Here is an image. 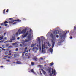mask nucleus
I'll return each instance as SVG.
<instances>
[{
  "mask_svg": "<svg viewBox=\"0 0 76 76\" xmlns=\"http://www.w3.org/2000/svg\"><path fill=\"white\" fill-rule=\"evenodd\" d=\"M69 32V31H68V32Z\"/></svg>",
  "mask_w": 76,
  "mask_h": 76,
  "instance_id": "0e129e2a",
  "label": "nucleus"
},
{
  "mask_svg": "<svg viewBox=\"0 0 76 76\" xmlns=\"http://www.w3.org/2000/svg\"><path fill=\"white\" fill-rule=\"evenodd\" d=\"M28 37L27 39H26L24 41V42H29V41L31 39V34H29L28 35H27Z\"/></svg>",
  "mask_w": 76,
  "mask_h": 76,
  "instance_id": "20e7f679",
  "label": "nucleus"
},
{
  "mask_svg": "<svg viewBox=\"0 0 76 76\" xmlns=\"http://www.w3.org/2000/svg\"><path fill=\"white\" fill-rule=\"evenodd\" d=\"M7 23H8V22L7 21H5L4 23L5 24V26H7V24H6Z\"/></svg>",
  "mask_w": 76,
  "mask_h": 76,
  "instance_id": "f3484780",
  "label": "nucleus"
},
{
  "mask_svg": "<svg viewBox=\"0 0 76 76\" xmlns=\"http://www.w3.org/2000/svg\"><path fill=\"white\" fill-rule=\"evenodd\" d=\"M10 20H13V18H11L10 19Z\"/></svg>",
  "mask_w": 76,
  "mask_h": 76,
  "instance_id": "cd10ccee",
  "label": "nucleus"
},
{
  "mask_svg": "<svg viewBox=\"0 0 76 76\" xmlns=\"http://www.w3.org/2000/svg\"><path fill=\"white\" fill-rule=\"evenodd\" d=\"M64 32V33H66L65 34H66V33H67V31H65Z\"/></svg>",
  "mask_w": 76,
  "mask_h": 76,
  "instance_id": "37998d69",
  "label": "nucleus"
},
{
  "mask_svg": "<svg viewBox=\"0 0 76 76\" xmlns=\"http://www.w3.org/2000/svg\"><path fill=\"white\" fill-rule=\"evenodd\" d=\"M9 41H6V42H4L5 43H6V42H8Z\"/></svg>",
  "mask_w": 76,
  "mask_h": 76,
  "instance_id": "de8ad7c7",
  "label": "nucleus"
},
{
  "mask_svg": "<svg viewBox=\"0 0 76 76\" xmlns=\"http://www.w3.org/2000/svg\"><path fill=\"white\" fill-rule=\"evenodd\" d=\"M16 51H18V48H16L15 50Z\"/></svg>",
  "mask_w": 76,
  "mask_h": 76,
  "instance_id": "f704fd0d",
  "label": "nucleus"
},
{
  "mask_svg": "<svg viewBox=\"0 0 76 76\" xmlns=\"http://www.w3.org/2000/svg\"><path fill=\"white\" fill-rule=\"evenodd\" d=\"M60 34H59V36L60 37V38H62L64 37V36H63V35H62L61 32H60Z\"/></svg>",
  "mask_w": 76,
  "mask_h": 76,
  "instance_id": "f8f14e48",
  "label": "nucleus"
},
{
  "mask_svg": "<svg viewBox=\"0 0 76 76\" xmlns=\"http://www.w3.org/2000/svg\"><path fill=\"white\" fill-rule=\"evenodd\" d=\"M7 51H8V50H7Z\"/></svg>",
  "mask_w": 76,
  "mask_h": 76,
  "instance_id": "338daca9",
  "label": "nucleus"
},
{
  "mask_svg": "<svg viewBox=\"0 0 76 76\" xmlns=\"http://www.w3.org/2000/svg\"><path fill=\"white\" fill-rule=\"evenodd\" d=\"M14 57H16V56H17L16 54H15L14 55Z\"/></svg>",
  "mask_w": 76,
  "mask_h": 76,
  "instance_id": "4c0bfd02",
  "label": "nucleus"
},
{
  "mask_svg": "<svg viewBox=\"0 0 76 76\" xmlns=\"http://www.w3.org/2000/svg\"><path fill=\"white\" fill-rule=\"evenodd\" d=\"M56 37L57 38H58V37H59V36L58 35H57Z\"/></svg>",
  "mask_w": 76,
  "mask_h": 76,
  "instance_id": "72a5a7b5",
  "label": "nucleus"
},
{
  "mask_svg": "<svg viewBox=\"0 0 76 76\" xmlns=\"http://www.w3.org/2000/svg\"><path fill=\"white\" fill-rule=\"evenodd\" d=\"M59 32V31L58 30L55 31L53 32V34L52 33H50V35L52 39H51V42H52V48H53L54 44H55V41L56 40L55 35L58 34Z\"/></svg>",
  "mask_w": 76,
  "mask_h": 76,
  "instance_id": "f03ea898",
  "label": "nucleus"
},
{
  "mask_svg": "<svg viewBox=\"0 0 76 76\" xmlns=\"http://www.w3.org/2000/svg\"><path fill=\"white\" fill-rule=\"evenodd\" d=\"M33 51H36L37 50V47H34L33 48Z\"/></svg>",
  "mask_w": 76,
  "mask_h": 76,
  "instance_id": "2eb2a0df",
  "label": "nucleus"
},
{
  "mask_svg": "<svg viewBox=\"0 0 76 76\" xmlns=\"http://www.w3.org/2000/svg\"><path fill=\"white\" fill-rule=\"evenodd\" d=\"M1 27L0 26V29H1Z\"/></svg>",
  "mask_w": 76,
  "mask_h": 76,
  "instance_id": "4d7b16f0",
  "label": "nucleus"
},
{
  "mask_svg": "<svg viewBox=\"0 0 76 76\" xmlns=\"http://www.w3.org/2000/svg\"><path fill=\"white\" fill-rule=\"evenodd\" d=\"M14 21H15L16 22H17L18 21V22H20L21 20L19 19H18L17 20H10L9 21V22L10 23H13V22H14Z\"/></svg>",
  "mask_w": 76,
  "mask_h": 76,
  "instance_id": "6e6552de",
  "label": "nucleus"
},
{
  "mask_svg": "<svg viewBox=\"0 0 76 76\" xmlns=\"http://www.w3.org/2000/svg\"><path fill=\"white\" fill-rule=\"evenodd\" d=\"M48 72L49 73V75L50 76H54V75H56V72L55 70L54 69V68H52V73H51V70L49 69L48 70Z\"/></svg>",
  "mask_w": 76,
  "mask_h": 76,
  "instance_id": "7ed1b4c3",
  "label": "nucleus"
},
{
  "mask_svg": "<svg viewBox=\"0 0 76 76\" xmlns=\"http://www.w3.org/2000/svg\"><path fill=\"white\" fill-rule=\"evenodd\" d=\"M37 39L38 40V42L39 43L37 45V47H38V48H39L40 50H41V40H40V38H39V37Z\"/></svg>",
  "mask_w": 76,
  "mask_h": 76,
  "instance_id": "39448f33",
  "label": "nucleus"
},
{
  "mask_svg": "<svg viewBox=\"0 0 76 76\" xmlns=\"http://www.w3.org/2000/svg\"><path fill=\"white\" fill-rule=\"evenodd\" d=\"M15 34H14L12 36V39H11L9 41V42H12V40H15Z\"/></svg>",
  "mask_w": 76,
  "mask_h": 76,
  "instance_id": "423d86ee",
  "label": "nucleus"
},
{
  "mask_svg": "<svg viewBox=\"0 0 76 76\" xmlns=\"http://www.w3.org/2000/svg\"><path fill=\"white\" fill-rule=\"evenodd\" d=\"M74 30H76V27H75L74 28Z\"/></svg>",
  "mask_w": 76,
  "mask_h": 76,
  "instance_id": "c756f323",
  "label": "nucleus"
},
{
  "mask_svg": "<svg viewBox=\"0 0 76 76\" xmlns=\"http://www.w3.org/2000/svg\"><path fill=\"white\" fill-rule=\"evenodd\" d=\"M70 39H72V37L71 36L70 37Z\"/></svg>",
  "mask_w": 76,
  "mask_h": 76,
  "instance_id": "a19ab883",
  "label": "nucleus"
},
{
  "mask_svg": "<svg viewBox=\"0 0 76 76\" xmlns=\"http://www.w3.org/2000/svg\"><path fill=\"white\" fill-rule=\"evenodd\" d=\"M3 38V36L0 37V41H1V40H2Z\"/></svg>",
  "mask_w": 76,
  "mask_h": 76,
  "instance_id": "aec40b11",
  "label": "nucleus"
},
{
  "mask_svg": "<svg viewBox=\"0 0 76 76\" xmlns=\"http://www.w3.org/2000/svg\"><path fill=\"white\" fill-rule=\"evenodd\" d=\"M54 64V63L53 62L51 63H50V66H53Z\"/></svg>",
  "mask_w": 76,
  "mask_h": 76,
  "instance_id": "5701e85b",
  "label": "nucleus"
},
{
  "mask_svg": "<svg viewBox=\"0 0 76 76\" xmlns=\"http://www.w3.org/2000/svg\"><path fill=\"white\" fill-rule=\"evenodd\" d=\"M16 23L15 22L13 23V25H14V24H16Z\"/></svg>",
  "mask_w": 76,
  "mask_h": 76,
  "instance_id": "8fccbe9b",
  "label": "nucleus"
},
{
  "mask_svg": "<svg viewBox=\"0 0 76 76\" xmlns=\"http://www.w3.org/2000/svg\"><path fill=\"white\" fill-rule=\"evenodd\" d=\"M19 39H20V38H19V37H18L17 38V39H18V40H19Z\"/></svg>",
  "mask_w": 76,
  "mask_h": 76,
  "instance_id": "58836bf2",
  "label": "nucleus"
},
{
  "mask_svg": "<svg viewBox=\"0 0 76 76\" xmlns=\"http://www.w3.org/2000/svg\"><path fill=\"white\" fill-rule=\"evenodd\" d=\"M2 50H3L4 51H5V50L4 49L2 48Z\"/></svg>",
  "mask_w": 76,
  "mask_h": 76,
  "instance_id": "49530a36",
  "label": "nucleus"
},
{
  "mask_svg": "<svg viewBox=\"0 0 76 76\" xmlns=\"http://www.w3.org/2000/svg\"><path fill=\"white\" fill-rule=\"evenodd\" d=\"M24 56V54H23V56Z\"/></svg>",
  "mask_w": 76,
  "mask_h": 76,
  "instance_id": "052dcab7",
  "label": "nucleus"
},
{
  "mask_svg": "<svg viewBox=\"0 0 76 76\" xmlns=\"http://www.w3.org/2000/svg\"><path fill=\"white\" fill-rule=\"evenodd\" d=\"M5 57H8V56L7 55V56H5Z\"/></svg>",
  "mask_w": 76,
  "mask_h": 76,
  "instance_id": "ea45409f",
  "label": "nucleus"
},
{
  "mask_svg": "<svg viewBox=\"0 0 76 76\" xmlns=\"http://www.w3.org/2000/svg\"><path fill=\"white\" fill-rule=\"evenodd\" d=\"M23 53H25V52H24Z\"/></svg>",
  "mask_w": 76,
  "mask_h": 76,
  "instance_id": "69168bd1",
  "label": "nucleus"
},
{
  "mask_svg": "<svg viewBox=\"0 0 76 76\" xmlns=\"http://www.w3.org/2000/svg\"><path fill=\"white\" fill-rule=\"evenodd\" d=\"M2 47L3 48H5V47L4 46V45H2Z\"/></svg>",
  "mask_w": 76,
  "mask_h": 76,
  "instance_id": "393cba45",
  "label": "nucleus"
},
{
  "mask_svg": "<svg viewBox=\"0 0 76 76\" xmlns=\"http://www.w3.org/2000/svg\"><path fill=\"white\" fill-rule=\"evenodd\" d=\"M29 52H30V51H31L30 50H29Z\"/></svg>",
  "mask_w": 76,
  "mask_h": 76,
  "instance_id": "680f3d73",
  "label": "nucleus"
},
{
  "mask_svg": "<svg viewBox=\"0 0 76 76\" xmlns=\"http://www.w3.org/2000/svg\"><path fill=\"white\" fill-rule=\"evenodd\" d=\"M16 64H19L21 63V62H20V61H18L16 62Z\"/></svg>",
  "mask_w": 76,
  "mask_h": 76,
  "instance_id": "6ab92c4d",
  "label": "nucleus"
},
{
  "mask_svg": "<svg viewBox=\"0 0 76 76\" xmlns=\"http://www.w3.org/2000/svg\"><path fill=\"white\" fill-rule=\"evenodd\" d=\"M0 48H2V47H0Z\"/></svg>",
  "mask_w": 76,
  "mask_h": 76,
  "instance_id": "bf43d9fd",
  "label": "nucleus"
},
{
  "mask_svg": "<svg viewBox=\"0 0 76 76\" xmlns=\"http://www.w3.org/2000/svg\"><path fill=\"white\" fill-rule=\"evenodd\" d=\"M31 72L33 73L34 74H35V72H34V69H32L31 70Z\"/></svg>",
  "mask_w": 76,
  "mask_h": 76,
  "instance_id": "dca6fc26",
  "label": "nucleus"
},
{
  "mask_svg": "<svg viewBox=\"0 0 76 76\" xmlns=\"http://www.w3.org/2000/svg\"><path fill=\"white\" fill-rule=\"evenodd\" d=\"M42 38H44V37H42Z\"/></svg>",
  "mask_w": 76,
  "mask_h": 76,
  "instance_id": "13d9d810",
  "label": "nucleus"
},
{
  "mask_svg": "<svg viewBox=\"0 0 76 76\" xmlns=\"http://www.w3.org/2000/svg\"><path fill=\"white\" fill-rule=\"evenodd\" d=\"M12 56H8V58H11V57H12Z\"/></svg>",
  "mask_w": 76,
  "mask_h": 76,
  "instance_id": "412c9836",
  "label": "nucleus"
},
{
  "mask_svg": "<svg viewBox=\"0 0 76 76\" xmlns=\"http://www.w3.org/2000/svg\"><path fill=\"white\" fill-rule=\"evenodd\" d=\"M31 57V56H28V58H30Z\"/></svg>",
  "mask_w": 76,
  "mask_h": 76,
  "instance_id": "c03bdc74",
  "label": "nucleus"
},
{
  "mask_svg": "<svg viewBox=\"0 0 76 76\" xmlns=\"http://www.w3.org/2000/svg\"><path fill=\"white\" fill-rule=\"evenodd\" d=\"M40 73L41 75H42V73H41V71H40Z\"/></svg>",
  "mask_w": 76,
  "mask_h": 76,
  "instance_id": "5fc2aeb1",
  "label": "nucleus"
},
{
  "mask_svg": "<svg viewBox=\"0 0 76 76\" xmlns=\"http://www.w3.org/2000/svg\"><path fill=\"white\" fill-rule=\"evenodd\" d=\"M26 56H28V53H26L25 54Z\"/></svg>",
  "mask_w": 76,
  "mask_h": 76,
  "instance_id": "c9c22d12",
  "label": "nucleus"
},
{
  "mask_svg": "<svg viewBox=\"0 0 76 76\" xmlns=\"http://www.w3.org/2000/svg\"><path fill=\"white\" fill-rule=\"evenodd\" d=\"M45 48V45H44V43L43 44L42 43V53H44V50Z\"/></svg>",
  "mask_w": 76,
  "mask_h": 76,
  "instance_id": "0eeeda50",
  "label": "nucleus"
},
{
  "mask_svg": "<svg viewBox=\"0 0 76 76\" xmlns=\"http://www.w3.org/2000/svg\"><path fill=\"white\" fill-rule=\"evenodd\" d=\"M20 45L21 47H22V44H20Z\"/></svg>",
  "mask_w": 76,
  "mask_h": 76,
  "instance_id": "a18cd8bd",
  "label": "nucleus"
},
{
  "mask_svg": "<svg viewBox=\"0 0 76 76\" xmlns=\"http://www.w3.org/2000/svg\"><path fill=\"white\" fill-rule=\"evenodd\" d=\"M6 34V33H4V35H5Z\"/></svg>",
  "mask_w": 76,
  "mask_h": 76,
  "instance_id": "6e6d98bb",
  "label": "nucleus"
},
{
  "mask_svg": "<svg viewBox=\"0 0 76 76\" xmlns=\"http://www.w3.org/2000/svg\"><path fill=\"white\" fill-rule=\"evenodd\" d=\"M9 12V10H7L6 11V12H7V13H8Z\"/></svg>",
  "mask_w": 76,
  "mask_h": 76,
  "instance_id": "7c9ffc66",
  "label": "nucleus"
},
{
  "mask_svg": "<svg viewBox=\"0 0 76 76\" xmlns=\"http://www.w3.org/2000/svg\"><path fill=\"white\" fill-rule=\"evenodd\" d=\"M6 61H7V62H11V61L10 60H6Z\"/></svg>",
  "mask_w": 76,
  "mask_h": 76,
  "instance_id": "4be33fe9",
  "label": "nucleus"
},
{
  "mask_svg": "<svg viewBox=\"0 0 76 76\" xmlns=\"http://www.w3.org/2000/svg\"><path fill=\"white\" fill-rule=\"evenodd\" d=\"M40 70H41V71H42V72L43 73L44 75H45V74H46V72L45 71H44V70H43V69L40 68Z\"/></svg>",
  "mask_w": 76,
  "mask_h": 76,
  "instance_id": "9b49d317",
  "label": "nucleus"
},
{
  "mask_svg": "<svg viewBox=\"0 0 76 76\" xmlns=\"http://www.w3.org/2000/svg\"><path fill=\"white\" fill-rule=\"evenodd\" d=\"M33 59L34 60H35V61H37V58L36 57H33Z\"/></svg>",
  "mask_w": 76,
  "mask_h": 76,
  "instance_id": "ddd939ff",
  "label": "nucleus"
},
{
  "mask_svg": "<svg viewBox=\"0 0 76 76\" xmlns=\"http://www.w3.org/2000/svg\"><path fill=\"white\" fill-rule=\"evenodd\" d=\"M48 46H49V47H51V45H50V44H49V42H48Z\"/></svg>",
  "mask_w": 76,
  "mask_h": 76,
  "instance_id": "b1692460",
  "label": "nucleus"
},
{
  "mask_svg": "<svg viewBox=\"0 0 76 76\" xmlns=\"http://www.w3.org/2000/svg\"><path fill=\"white\" fill-rule=\"evenodd\" d=\"M5 10H4V11H3V13L4 15V13H5Z\"/></svg>",
  "mask_w": 76,
  "mask_h": 76,
  "instance_id": "a878e982",
  "label": "nucleus"
},
{
  "mask_svg": "<svg viewBox=\"0 0 76 76\" xmlns=\"http://www.w3.org/2000/svg\"><path fill=\"white\" fill-rule=\"evenodd\" d=\"M7 39V37H5L4 39V40H6V39Z\"/></svg>",
  "mask_w": 76,
  "mask_h": 76,
  "instance_id": "2f4dec72",
  "label": "nucleus"
},
{
  "mask_svg": "<svg viewBox=\"0 0 76 76\" xmlns=\"http://www.w3.org/2000/svg\"><path fill=\"white\" fill-rule=\"evenodd\" d=\"M1 25H3V24H2Z\"/></svg>",
  "mask_w": 76,
  "mask_h": 76,
  "instance_id": "774afa93",
  "label": "nucleus"
},
{
  "mask_svg": "<svg viewBox=\"0 0 76 76\" xmlns=\"http://www.w3.org/2000/svg\"><path fill=\"white\" fill-rule=\"evenodd\" d=\"M36 45V44H34V43L32 44L31 45V47H34Z\"/></svg>",
  "mask_w": 76,
  "mask_h": 76,
  "instance_id": "4468645a",
  "label": "nucleus"
},
{
  "mask_svg": "<svg viewBox=\"0 0 76 76\" xmlns=\"http://www.w3.org/2000/svg\"><path fill=\"white\" fill-rule=\"evenodd\" d=\"M43 58H42V57L40 58V59H41V60H43Z\"/></svg>",
  "mask_w": 76,
  "mask_h": 76,
  "instance_id": "e433bc0d",
  "label": "nucleus"
},
{
  "mask_svg": "<svg viewBox=\"0 0 76 76\" xmlns=\"http://www.w3.org/2000/svg\"><path fill=\"white\" fill-rule=\"evenodd\" d=\"M3 41H0V43L3 42Z\"/></svg>",
  "mask_w": 76,
  "mask_h": 76,
  "instance_id": "79ce46f5",
  "label": "nucleus"
},
{
  "mask_svg": "<svg viewBox=\"0 0 76 76\" xmlns=\"http://www.w3.org/2000/svg\"><path fill=\"white\" fill-rule=\"evenodd\" d=\"M1 49H0V52H1Z\"/></svg>",
  "mask_w": 76,
  "mask_h": 76,
  "instance_id": "864d4df0",
  "label": "nucleus"
},
{
  "mask_svg": "<svg viewBox=\"0 0 76 76\" xmlns=\"http://www.w3.org/2000/svg\"><path fill=\"white\" fill-rule=\"evenodd\" d=\"M31 65H32V66H34V62H31Z\"/></svg>",
  "mask_w": 76,
  "mask_h": 76,
  "instance_id": "473e14b6",
  "label": "nucleus"
},
{
  "mask_svg": "<svg viewBox=\"0 0 76 76\" xmlns=\"http://www.w3.org/2000/svg\"><path fill=\"white\" fill-rule=\"evenodd\" d=\"M38 66L39 67H40V68H41V67H42V66L41 65H39Z\"/></svg>",
  "mask_w": 76,
  "mask_h": 76,
  "instance_id": "bb28decb",
  "label": "nucleus"
},
{
  "mask_svg": "<svg viewBox=\"0 0 76 76\" xmlns=\"http://www.w3.org/2000/svg\"><path fill=\"white\" fill-rule=\"evenodd\" d=\"M9 44H7L6 45V47H8V46H9Z\"/></svg>",
  "mask_w": 76,
  "mask_h": 76,
  "instance_id": "c85d7f7f",
  "label": "nucleus"
},
{
  "mask_svg": "<svg viewBox=\"0 0 76 76\" xmlns=\"http://www.w3.org/2000/svg\"><path fill=\"white\" fill-rule=\"evenodd\" d=\"M4 59H5V58H4Z\"/></svg>",
  "mask_w": 76,
  "mask_h": 76,
  "instance_id": "e2e57ef3",
  "label": "nucleus"
},
{
  "mask_svg": "<svg viewBox=\"0 0 76 76\" xmlns=\"http://www.w3.org/2000/svg\"><path fill=\"white\" fill-rule=\"evenodd\" d=\"M28 49V48H25V50H27Z\"/></svg>",
  "mask_w": 76,
  "mask_h": 76,
  "instance_id": "09e8293b",
  "label": "nucleus"
},
{
  "mask_svg": "<svg viewBox=\"0 0 76 76\" xmlns=\"http://www.w3.org/2000/svg\"><path fill=\"white\" fill-rule=\"evenodd\" d=\"M28 51H29V50H28V51H27V53H28Z\"/></svg>",
  "mask_w": 76,
  "mask_h": 76,
  "instance_id": "603ef678",
  "label": "nucleus"
},
{
  "mask_svg": "<svg viewBox=\"0 0 76 76\" xmlns=\"http://www.w3.org/2000/svg\"><path fill=\"white\" fill-rule=\"evenodd\" d=\"M31 31H32V30L31 29L30 31H28L26 34H24L25 32H26L25 30L24 29L21 31V30L19 29L16 33L15 35L16 36H18V35H20V34H23L21 37V39H23V38H24L25 37H26V36H28V35L31 34Z\"/></svg>",
  "mask_w": 76,
  "mask_h": 76,
  "instance_id": "f257e3e1",
  "label": "nucleus"
},
{
  "mask_svg": "<svg viewBox=\"0 0 76 76\" xmlns=\"http://www.w3.org/2000/svg\"><path fill=\"white\" fill-rule=\"evenodd\" d=\"M49 50L51 53H52L53 52V49L52 48H50V49Z\"/></svg>",
  "mask_w": 76,
  "mask_h": 76,
  "instance_id": "a211bd4d",
  "label": "nucleus"
},
{
  "mask_svg": "<svg viewBox=\"0 0 76 76\" xmlns=\"http://www.w3.org/2000/svg\"><path fill=\"white\" fill-rule=\"evenodd\" d=\"M1 67H3V66H1Z\"/></svg>",
  "mask_w": 76,
  "mask_h": 76,
  "instance_id": "3c124183",
  "label": "nucleus"
},
{
  "mask_svg": "<svg viewBox=\"0 0 76 76\" xmlns=\"http://www.w3.org/2000/svg\"><path fill=\"white\" fill-rule=\"evenodd\" d=\"M12 45L15 47H18V45L17 44V43H13Z\"/></svg>",
  "mask_w": 76,
  "mask_h": 76,
  "instance_id": "9d476101",
  "label": "nucleus"
},
{
  "mask_svg": "<svg viewBox=\"0 0 76 76\" xmlns=\"http://www.w3.org/2000/svg\"><path fill=\"white\" fill-rule=\"evenodd\" d=\"M5 54L6 55H7V54H8V55L10 56V55H11V51L10 50L9 52H8L6 51L5 53Z\"/></svg>",
  "mask_w": 76,
  "mask_h": 76,
  "instance_id": "1a4fd4ad",
  "label": "nucleus"
}]
</instances>
